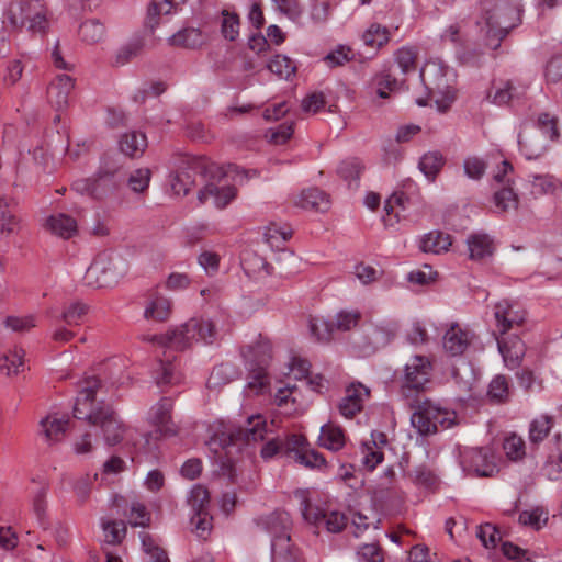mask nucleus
<instances>
[{"instance_id": "43", "label": "nucleus", "mask_w": 562, "mask_h": 562, "mask_svg": "<svg viewBox=\"0 0 562 562\" xmlns=\"http://www.w3.org/2000/svg\"><path fill=\"white\" fill-rule=\"evenodd\" d=\"M292 236V231L286 227H281L277 224H271L266 228L265 240L271 247L281 249L285 241Z\"/></svg>"}, {"instance_id": "5", "label": "nucleus", "mask_w": 562, "mask_h": 562, "mask_svg": "<svg viewBox=\"0 0 562 562\" xmlns=\"http://www.w3.org/2000/svg\"><path fill=\"white\" fill-rule=\"evenodd\" d=\"M126 273L125 262L106 252L99 254L88 267L83 282L87 286L101 289L115 285Z\"/></svg>"}, {"instance_id": "33", "label": "nucleus", "mask_w": 562, "mask_h": 562, "mask_svg": "<svg viewBox=\"0 0 562 562\" xmlns=\"http://www.w3.org/2000/svg\"><path fill=\"white\" fill-rule=\"evenodd\" d=\"M187 0H153L147 10V25L154 30L158 25L157 18L161 14H169L173 9L183 4Z\"/></svg>"}, {"instance_id": "15", "label": "nucleus", "mask_w": 562, "mask_h": 562, "mask_svg": "<svg viewBox=\"0 0 562 562\" xmlns=\"http://www.w3.org/2000/svg\"><path fill=\"white\" fill-rule=\"evenodd\" d=\"M204 169L202 161L194 160L192 164L177 171L171 180L173 193L177 195H187L195 183V177L201 175Z\"/></svg>"}, {"instance_id": "46", "label": "nucleus", "mask_w": 562, "mask_h": 562, "mask_svg": "<svg viewBox=\"0 0 562 562\" xmlns=\"http://www.w3.org/2000/svg\"><path fill=\"white\" fill-rule=\"evenodd\" d=\"M552 427V418L542 415L532 420L529 427V439L532 443L541 442L550 432Z\"/></svg>"}, {"instance_id": "38", "label": "nucleus", "mask_w": 562, "mask_h": 562, "mask_svg": "<svg viewBox=\"0 0 562 562\" xmlns=\"http://www.w3.org/2000/svg\"><path fill=\"white\" fill-rule=\"evenodd\" d=\"M362 41L367 46L381 47L390 41L387 27L372 23L362 34Z\"/></svg>"}, {"instance_id": "21", "label": "nucleus", "mask_w": 562, "mask_h": 562, "mask_svg": "<svg viewBox=\"0 0 562 562\" xmlns=\"http://www.w3.org/2000/svg\"><path fill=\"white\" fill-rule=\"evenodd\" d=\"M294 203L296 206L304 210L325 212L329 207V198L324 191L317 188H310L303 190L297 195Z\"/></svg>"}, {"instance_id": "56", "label": "nucleus", "mask_w": 562, "mask_h": 562, "mask_svg": "<svg viewBox=\"0 0 562 562\" xmlns=\"http://www.w3.org/2000/svg\"><path fill=\"white\" fill-rule=\"evenodd\" d=\"M417 53L411 47H402L395 53V63L403 74H407L416 68Z\"/></svg>"}, {"instance_id": "57", "label": "nucleus", "mask_w": 562, "mask_h": 562, "mask_svg": "<svg viewBox=\"0 0 562 562\" xmlns=\"http://www.w3.org/2000/svg\"><path fill=\"white\" fill-rule=\"evenodd\" d=\"M363 167L357 158L346 159L338 166V175L346 181L358 180Z\"/></svg>"}, {"instance_id": "39", "label": "nucleus", "mask_w": 562, "mask_h": 562, "mask_svg": "<svg viewBox=\"0 0 562 562\" xmlns=\"http://www.w3.org/2000/svg\"><path fill=\"white\" fill-rule=\"evenodd\" d=\"M101 527L104 532V540L109 544H119L125 538L126 525L122 520L102 519Z\"/></svg>"}, {"instance_id": "41", "label": "nucleus", "mask_w": 562, "mask_h": 562, "mask_svg": "<svg viewBox=\"0 0 562 562\" xmlns=\"http://www.w3.org/2000/svg\"><path fill=\"white\" fill-rule=\"evenodd\" d=\"M140 541L147 555V562H170L167 552L156 543L149 533L140 532Z\"/></svg>"}, {"instance_id": "4", "label": "nucleus", "mask_w": 562, "mask_h": 562, "mask_svg": "<svg viewBox=\"0 0 562 562\" xmlns=\"http://www.w3.org/2000/svg\"><path fill=\"white\" fill-rule=\"evenodd\" d=\"M265 529L271 535L272 562H302L300 550L292 543L291 518L286 512H274L262 519Z\"/></svg>"}, {"instance_id": "2", "label": "nucleus", "mask_w": 562, "mask_h": 562, "mask_svg": "<svg viewBox=\"0 0 562 562\" xmlns=\"http://www.w3.org/2000/svg\"><path fill=\"white\" fill-rule=\"evenodd\" d=\"M481 10L476 25L484 36L486 46L496 49L519 22V5L507 0H481Z\"/></svg>"}, {"instance_id": "49", "label": "nucleus", "mask_w": 562, "mask_h": 562, "mask_svg": "<svg viewBox=\"0 0 562 562\" xmlns=\"http://www.w3.org/2000/svg\"><path fill=\"white\" fill-rule=\"evenodd\" d=\"M311 334L318 341H328L331 338L335 325L333 322L326 321L321 317H313L308 323Z\"/></svg>"}, {"instance_id": "23", "label": "nucleus", "mask_w": 562, "mask_h": 562, "mask_svg": "<svg viewBox=\"0 0 562 562\" xmlns=\"http://www.w3.org/2000/svg\"><path fill=\"white\" fill-rule=\"evenodd\" d=\"M68 423L69 419L66 417H59L57 414L48 415L40 423L41 434L48 442H57L65 436Z\"/></svg>"}, {"instance_id": "60", "label": "nucleus", "mask_w": 562, "mask_h": 562, "mask_svg": "<svg viewBox=\"0 0 562 562\" xmlns=\"http://www.w3.org/2000/svg\"><path fill=\"white\" fill-rule=\"evenodd\" d=\"M191 525L194 527L196 535L205 539L212 529V517L209 512H195L191 517Z\"/></svg>"}, {"instance_id": "42", "label": "nucleus", "mask_w": 562, "mask_h": 562, "mask_svg": "<svg viewBox=\"0 0 562 562\" xmlns=\"http://www.w3.org/2000/svg\"><path fill=\"white\" fill-rule=\"evenodd\" d=\"M443 166V157L438 151H429L419 160V169L428 179H435Z\"/></svg>"}, {"instance_id": "45", "label": "nucleus", "mask_w": 562, "mask_h": 562, "mask_svg": "<svg viewBox=\"0 0 562 562\" xmlns=\"http://www.w3.org/2000/svg\"><path fill=\"white\" fill-rule=\"evenodd\" d=\"M24 350L14 349L4 355L0 360V370L7 375L18 374L23 368Z\"/></svg>"}, {"instance_id": "28", "label": "nucleus", "mask_w": 562, "mask_h": 562, "mask_svg": "<svg viewBox=\"0 0 562 562\" xmlns=\"http://www.w3.org/2000/svg\"><path fill=\"white\" fill-rule=\"evenodd\" d=\"M144 40L135 37L122 45L114 54L112 64L116 67L125 66L135 58L139 57L144 52Z\"/></svg>"}, {"instance_id": "52", "label": "nucleus", "mask_w": 562, "mask_h": 562, "mask_svg": "<svg viewBox=\"0 0 562 562\" xmlns=\"http://www.w3.org/2000/svg\"><path fill=\"white\" fill-rule=\"evenodd\" d=\"M548 521V513L541 508L536 507L532 510H524L519 515V522L525 526H531L535 529H540Z\"/></svg>"}, {"instance_id": "36", "label": "nucleus", "mask_w": 562, "mask_h": 562, "mask_svg": "<svg viewBox=\"0 0 562 562\" xmlns=\"http://www.w3.org/2000/svg\"><path fill=\"white\" fill-rule=\"evenodd\" d=\"M105 26L97 19H90L81 23L79 35L88 44H95L105 37Z\"/></svg>"}, {"instance_id": "3", "label": "nucleus", "mask_w": 562, "mask_h": 562, "mask_svg": "<svg viewBox=\"0 0 562 562\" xmlns=\"http://www.w3.org/2000/svg\"><path fill=\"white\" fill-rule=\"evenodd\" d=\"M216 338V326L211 319L194 317L170 328L164 335H153L151 340H157L159 346L182 351L190 348L194 342L201 341L211 345Z\"/></svg>"}, {"instance_id": "13", "label": "nucleus", "mask_w": 562, "mask_h": 562, "mask_svg": "<svg viewBox=\"0 0 562 562\" xmlns=\"http://www.w3.org/2000/svg\"><path fill=\"white\" fill-rule=\"evenodd\" d=\"M75 80L69 75H57L47 89V98L56 111H63L69 104Z\"/></svg>"}, {"instance_id": "22", "label": "nucleus", "mask_w": 562, "mask_h": 562, "mask_svg": "<svg viewBox=\"0 0 562 562\" xmlns=\"http://www.w3.org/2000/svg\"><path fill=\"white\" fill-rule=\"evenodd\" d=\"M45 227L52 234L64 239H69L77 233L78 225L76 220L71 216L64 213H57L50 215L46 220Z\"/></svg>"}, {"instance_id": "44", "label": "nucleus", "mask_w": 562, "mask_h": 562, "mask_svg": "<svg viewBox=\"0 0 562 562\" xmlns=\"http://www.w3.org/2000/svg\"><path fill=\"white\" fill-rule=\"evenodd\" d=\"M89 306L82 302H72L65 306L60 319L68 326H78L81 319L87 315Z\"/></svg>"}, {"instance_id": "64", "label": "nucleus", "mask_w": 562, "mask_h": 562, "mask_svg": "<svg viewBox=\"0 0 562 562\" xmlns=\"http://www.w3.org/2000/svg\"><path fill=\"white\" fill-rule=\"evenodd\" d=\"M544 76L547 81L553 83L562 80V55L554 56L548 61Z\"/></svg>"}, {"instance_id": "25", "label": "nucleus", "mask_w": 562, "mask_h": 562, "mask_svg": "<svg viewBox=\"0 0 562 562\" xmlns=\"http://www.w3.org/2000/svg\"><path fill=\"white\" fill-rule=\"evenodd\" d=\"M467 244L471 260H483L493 255V240L487 234H472L468 237Z\"/></svg>"}, {"instance_id": "10", "label": "nucleus", "mask_w": 562, "mask_h": 562, "mask_svg": "<svg viewBox=\"0 0 562 562\" xmlns=\"http://www.w3.org/2000/svg\"><path fill=\"white\" fill-rule=\"evenodd\" d=\"M370 397V389L360 382L351 383L346 387L345 396L338 403V411L345 418H353Z\"/></svg>"}, {"instance_id": "63", "label": "nucleus", "mask_w": 562, "mask_h": 562, "mask_svg": "<svg viewBox=\"0 0 562 562\" xmlns=\"http://www.w3.org/2000/svg\"><path fill=\"white\" fill-rule=\"evenodd\" d=\"M322 525H324L329 532H339L346 527L347 517L337 510L325 512Z\"/></svg>"}, {"instance_id": "40", "label": "nucleus", "mask_w": 562, "mask_h": 562, "mask_svg": "<svg viewBox=\"0 0 562 562\" xmlns=\"http://www.w3.org/2000/svg\"><path fill=\"white\" fill-rule=\"evenodd\" d=\"M561 186L560 181L550 175H535L531 180V194L540 196L553 193Z\"/></svg>"}, {"instance_id": "12", "label": "nucleus", "mask_w": 562, "mask_h": 562, "mask_svg": "<svg viewBox=\"0 0 562 562\" xmlns=\"http://www.w3.org/2000/svg\"><path fill=\"white\" fill-rule=\"evenodd\" d=\"M267 432L266 419L262 415L249 416L244 426L234 428L229 437L233 441L246 443L258 442L265 439Z\"/></svg>"}, {"instance_id": "14", "label": "nucleus", "mask_w": 562, "mask_h": 562, "mask_svg": "<svg viewBox=\"0 0 562 562\" xmlns=\"http://www.w3.org/2000/svg\"><path fill=\"white\" fill-rule=\"evenodd\" d=\"M172 311L171 301L159 293L151 291L147 294L144 304V318L157 323L169 319Z\"/></svg>"}, {"instance_id": "8", "label": "nucleus", "mask_w": 562, "mask_h": 562, "mask_svg": "<svg viewBox=\"0 0 562 562\" xmlns=\"http://www.w3.org/2000/svg\"><path fill=\"white\" fill-rule=\"evenodd\" d=\"M493 315L495 319V336H504L510 330H516L522 326L527 317L522 306L508 299H502L493 305Z\"/></svg>"}, {"instance_id": "37", "label": "nucleus", "mask_w": 562, "mask_h": 562, "mask_svg": "<svg viewBox=\"0 0 562 562\" xmlns=\"http://www.w3.org/2000/svg\"><path fill=\"white\" fill-rule=\"evenodd\" d=\"M407 476L417 486L431 488L437 484V475L434 470L425 463L416 465L407 473Z\"/></svg>"}, {"instance_id": "9", "label": "nucleus", "mask_w": 562, "mask_h": 562, "mask_svg": "<svg viewBox=\"0 0 562 562\" xmlns=\"http://www.w3.org/2000/svg\"><path fill=\"white\" fill-rule=\"evenodd\" d=\"M404 372L403 391H423L430 381L432 363L426 356L417 355L405 364Z\"/></svg>"}, {"instance_id": "62", "label": "nucleus", "mask_w": 562, "mask_h": 562, "mask_svg": "<svg viewBox=\"0 0 562 562\" xmlns=\"http://www.w3.org/2000/svg\"><path fill=\"white\" fill-rule=\"evenodd\" d=\"M4 326L14 333H25L35 327L34 316H8Z\"/></svg>"}, {"instance_id": "16", "label": "nucleus", "mask_w": 562, "mask_h": 562, "mask_svg": "<svg viewBox=\"0 0 562 562\" xmlns=\"http://www.w3.org/2000/svg\"><path fill=\"white\" fill-rule=\"evenodd\" d=\"M473 339V334L453 324L443 336V348L451 356L462 355Z\"/></svg>"}, {"instance_id": "35", "label": "nucleus", "mask_w": 562, "mask_h": 562, "mask_svg": "<svg viewBox=\"0 0 562 562\" xmlns=\"http://www.w3.org/2000/svg\"><path fill=\"white\" fill-rule=\"evenodd\" d=\"M374 92L382 99H386L390 92L397 89V80L390 74L389 69L378 72L371 80Z\"/></svg>"}, {"instance_id": "24", "label": "nucleus", "mask_w": 562, "mask_h": 562, "mask_svg": "<svg viewBox=\"0 0 562 562\" xmlns=\"http://www.w3.org/2000/svg\"><path fill=\"white\" fill-rule=\"evenodd\" d=\"M111 172H98L95 177L92 178H83L74 181L71 189L77 193L90 195L93 198H101L104 194V190L101 189V182L105 180H111Z\"/></svg>"}, {"instance_id": "20", "label": "nucleus", "mask_w": 562, "mask_h": 562, "mask_svg": "<svg viewBox=\"0 0 562 562\" xmlns=\"http://www.w3.org/2000/svg\"><path fill=\"white\" fill-rule=\"evenodd\" d=\"M520 151L528 158L535 159L546 151V142L537 130L522 131L518 135Z\"/></svg>"}, {"instance_id": "18", "label": "nucleus", "mask_w": 562, "mask_h": 562, "mask_svg": "<svg viewBox=\"0 0 562 562\" xmlns=\"http://www.w3.org/2000/svg\"><path fill=\"white\" fill-rule=\"evenodd\" d=\"M524 94V88H519L513 81L507 80L493 85L492 89L487 92L486 99L493 104L506 105L512 100L520 99Z\"/></svg>"}, {"instance_id": "53", "label": "nucleus", "mask_w": 562, "mask_h": 562, "mask_svg": "<svg viewBox=\"0 0 562 562\" xmlns=\"http://www.w3.org/2000/svg\"><path fill=\"white\" fill-rule=\"evenodd\" d=\"M150 177L151 172L148 168H139L130 175L127 184L133 192L143 193L149 186Z\"/></svg>"}, {"instance_id": "7", "label": "nucleus", "mask_w": 562, "mask_h": 562, "mask_svg": "<svg viewBox=\"0 0 562 562\" xmlns=\"http://www.w3.org/2000/svg\"><path fill=\"white\" fill-rule=\"evenodd\" d=\"M460 464L465 472L479 477H491L498 472L492 448H467L461 453Z\"/></svg>"}, {"instance_id": "55", "label": "nucleus", "mask_w": 562, "mask_h": 562, "mask_svg": "<svg viewBox=\"0 0 562 562\" xmlns=\"http://www.w3.org/2000/svg\"><path fill=\"white\" fill-rule=\"evenodd\" d=\"M235 376V371L233 367L228 364H221L215 367L211 372V375L207 380L209 387H217L222 384L228 383Z\"/></svg>"}, {"instance_id": "19", "label": "nucleus", "mask_w": 562, "mask_h": 562, "mask_svg": "<svg viewBox=\"0 0 562 562\" xmlns=\"http://www.w3.org/2000/svg\"><path fill=\"white\" fill-rule=\"evenodd\" d=\"M496 340L506 367L509 369L517 368L525 355L524 342L517 336L513 337L509 341L499 337H496Z\"/></svg>"}, {"instance_id": "48", "label": "nucleus", "mask_w": 562, "mask_h": 562, "mask_svg": "<svg viewBox=\"0 0 562 562\" xmlns=\"http://www.w3.org/2000/svg\"><path fill=\"white\" fill-rule=\"evenodd\" d=\"M355 56H356V54L351 47L346 46V45H338L335 49L329 52L324 57V63L328 67H331V68L338 67V66H342L346 63L355 59Z\"/></svg>"}, {"instance_id": "61", "label": "nucleus", "mask_w": 562, "mask_h": 562, "mask_svg": "<svg viewBox=\"0 0 562 562\" xmlns=\"http://www.w3.org/2000/svg\"><path fill=\"white\" fill-rule=\"evenodd\" d=\"M508 381L504 375L495 376L488 386V396L497 402H503L508 397Z\"/></svg>"}, {"instance_id": "50", "label": "nucleus", "mask_w": 562, "mask_h": 562, "mask_svg": "<svg viewBox=\"0 0 562 562\" xmlns=\"http://www.w3.org/2000/svg\"><path fill=\"white\" fill-rule=\"evenodd\" d=\"M268 69L280 78L288 79L295 72L294 63L284 55H276L267 65Z\"/></svg>"}, {"instance_id": "6", "label": "nucleus", "mask_w": 562, "mask_h": 562, "mask_svg": "<svg viewBox=\"0 0 562 562\" xmlns=\"http://www.w3.org/2000/svg\"><path fill=\"white\" fill-rule=\"evenodd\" d=\"M244 357L247 359L250 371L247 386L259 393L269 383L267 366L271 359V345L269 341H259L256 346H249Z\"/></svg>"}, {"instance_id": "17", "label": "nucleus", "mask_w": 562, "mask_h": 562, "mask_svg": "<svg viewBox=\"0 0 562 562\" xmlns=\"http://www.w3.org/2000/svg\"><path fill=\"white\" fill-rule=\"evenodd\" d=\"M236 196V189L229 184H215L207 183L198 195L201 203H204L209 198L213 199V203L217 209H224Z\"/></svg>"}, {"instance_id": "26", "label": "nucleus", "mask_w": 562, "mask_h": 562, "mask_svg": "<svg viewBox=\"0 0 562 562\" xmlns=\"http://www.w3.org/2000/svg\"><path fill=\"white\" fill-rule=\"evenodd\" d=\"M318 440L322 447L331 451H338L345 446L346 436L340 426L327 423L322 426Z\"/></svg>"}, {"instance_id": "32", "label": "nucleus", "mask_w": 562, "mask_h": 562, "mask_svg": "<svg viewBox=\"0 0 562 562\" xmlns=\"http://www.w3.org/2000/svg\"><path fill=\"white\" fill-rule=\"evenodd\" d=\"M431 414L432 413L429 411V400L422 402L413 413L411 423L420 435H431L436 432V427L430 418Z\"/></svg>"}, {"instance_id": "47", "label": "nucleus", "mask_w": 562, "mask_h": 562, "mask_svg": "<svg viewBox=\"0 0 562 562\" xmlns=\"http://www.w3.org/2000/svg\"><path fill=\"white\" fill-rule=\"evenodd\" d=\"M429 411L432 413L430 415L431 422L436 427V432L438 428L448 429L454 425L456 414L454 412H450L448 409L441 408L438 405L434 404L429 401Z\"/></svg>"}, {"instance_id": "59", "label": "nucleus", "mask_w": 562, "mask_h": 562, "mask_svg": "<svg viewBox=\"0 0 562 562\" xmlns=\"http://www.w3.org/2000/svg\"><path fill=\"white\" fill-rule=\"evenodd\" d=\"M198 262L206 274L215 276L220 270L221 257L214 251L203 250L198 257Z\"/></svg>"}, {"instance_id": "54", "label": "nucleus", "mask_w": 562, "mask_h": 562, "mask_svg": "<svg viewBox=\"0 0 562 562\" xmlns=\"http://www.w3.org/2000/svg\"><path fill=\"white\" fill-rule=\"evenodd\" d=\"M188 503L194 513L207 510L210 503L209 491L202 485H195L190 492Z\"/></svg>"}, {"instance_id": "11", "label": "nucleus", "mask_w": 562, "mask_h": 562, "mask_svg": "<svg viewBox=\"0 0 562 562\" xmlns=\"http://www.w3.org/2000/svg\"><path fill=\"white\" fill-rule=\"evenodd\" d=\"M173 402L169 397L160 398L154 404L148 412V420L153 424L161 435H176V426L171 418Z\"/></svg>"}, {"instance_id": "58", "label": "nucleus", "mask_w": 562, "mask_h": 562, "mask_svg": "<svg viewBox=\"0 0 562 562\" xmlns=\"http://www.w3.org/2000/svg\"><path fill=\"white\" fill-rule=\"evenodd\" d=\"M504 451L506 456L510 460H520L525 457V441L521 437L516 435H510L507 437L503 445Z\"/></svg>"}, {"instance_id": "30", "label": "nucleus", "mask_w": 562, "mask_h": 562, "mask_svg": "<svg viewBox=\"0 0 562 562\" xmlns=\"http://www.w3.org/2000/svg\"><path fill=\"white\" fill-rule=\"evenodd\" d=\"M204 41L202 32L195 27H184L169 37L170 45L184 48L200 47Z\"/></svg>"}, {"instance_id": "34", "label": "nucleus", "mask_w": 562, "mask_h": 562, "mask_svg": "<svg viewBox=\"0 0 562 562\" xmlns=\"http://www.w3.org/2000/svg\"><path fill=\"white\" fill-rule=\"evenodd\" d=\"M494 205L499 213L516 211L519 205V199L512 186H504L495 191L493 195Z\"/></svg>"}, {"instance_id": "29", "label": "nucleus", "mask_w": 562, "mask_h": 562, "mask_svg": "<svg viewBox=\"0 0 562 562\" xmlns=\"http://www.w3.org/2000/svg\"><path fill=\"white\" fill-rule=\"evenodd\" d=\"M241 266L246 274L255 278L269 276L272 269L263 257L252 251L244 254Z\"/></svg>"}, {"instance_id": "31", "label": "nucleus", "mask_w": 562, "mask_h": 562, "mask_svg": "<svg viewBox=\"0 0 562 562\" xmlns=\"http://www.w3.org/2000/svg\"><path fill=\"white\" fill-rule=\"evenodd\" d=\"M450 246V236L439 231H434L424 235V237L420 240V249L424 252H430L435 255H439L443 251H447Z\"/></svg>"}, {"instance_id": "51", "label": "nucleus", "mask_w": 562, "mask_h": 562, "mask_svg": "<svg viewBox=\"0 0 562 562\" xmlns=\"http://www.w3.org/2000/svg\"><path fill=\"white\" fill-rule=\"evenodd\" d=\"M239 16L236 13L228 11L222 12L221 31L223 36L228 41H235L239 35Z\"/></svg>"}, {"instance_id": "1", "label": "nucleus", "mask_w": 562, "mask_h": 562, "mask_svg": "<svg viewBox=\"0 0 562 562\" xmlns=\"http://www.w3.org/2000/svg\"><path fill=\"white\" fill-rule=\"evenodd\" d=\"M100 381L92 376L87 378L81 385L74 406V416L87 420L91 425L100 426L103 437L109 446L119 443L125 431L123 424L117 419L114 411L103 402L95 403V392Z\"/></svg>"}, {"instance_id": "27", "label": "nucleus", "mask_w": 562, "mask_h": 562, "mask_svg": "<svg viewBox=\"0 0 562 562\" xmlns=\"http://www.w3.org/2000/svg\"><path fill=\"white\" fill-rule=\"evenodd\" d=\"M119 144L124 155L136 158L144 154L147 147V138L140 132L132 131L122 135Z\"/></svg>"}]
</instances>
